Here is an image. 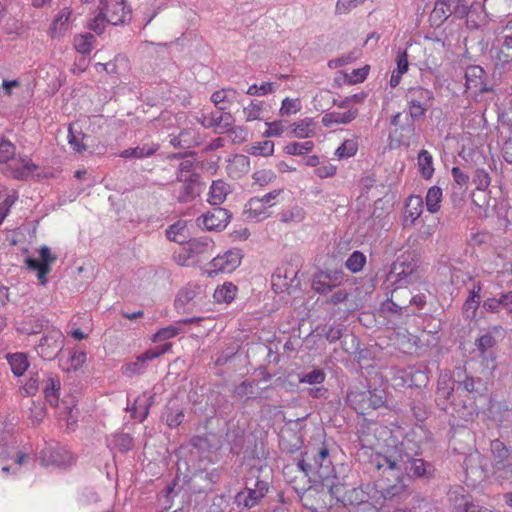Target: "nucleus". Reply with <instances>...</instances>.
Segmentation results:
<instances>
[{
  "label": "nucleus",
  "instance_id": "1",
  "mask_svg": "<svg viewBox=\"0 0 512 512\" xmlns=\"http://www.w3.org/2000/svg\"><path fill=\"white\" fill-rule=\"evenodd\" d=\"M369 464L382 477V494L385 499L401 498L408 494L403 473L408 477H424L429 474L430 465L423 459H411L397 448L385 453L375 451L370 455Z\"/></svg>",
  "mask_w": 512,
  "mask_h": 512
},
{
  "label": "nucleus",
  "instance_id": "2",
  "mask_svg": "<svg viewBox=\"0 0 512 512\" xmlns=\"http://www.w3.org/2000/svg\"><path fill=\"white\" fill-rule=\"evenodd\" d=\"M332 474H322V495L324 494L325 488L327 494L325 497H329L328 503L330 506L336 504H342L346 506H354L355 508L362 506L364 503H369V495L361 487L347 489V485L344 482V478L339 477L335 473V469H332Z\"/></svg>",
  "mask_w": 512,
  "mask_h": 512
},
{
  "label": "nucleus",
  "instance_id": "3",
  "mask_svg": "<svg viewBox=\"0 0 512 512\" xmlns=\"http://www.w3.org/2000/svg\"><path fill=\"white\" fill-rule=\"evenodd\" d=\"M394 273L396 274V280L399 282V286L391 292V297L384 303V308L395 313H400L402 308L406 307L410 296V293L406 289H402L401 285L402 283H411L413 275L412 269L406 272L404 264L398 265L396 263L391 270V274Z\"/></svg>",
  "mask_w": 512,
  "mask_h": 512
},
{
  "label": "nucleus",
  "instance_id": "4",
  "mask_svg": "<svg viewBox=\"0 0 512 512\" xmlns=\"http://www.w3.org/2000/svg\"><path fill=\"white\" fill-rule=\"evenodd\" d=\"M269 491V484L265 480L257 478L254 481L247 480L245 487L234 497L236 506L243 509H252L259 505Z\"/></svg>",
  "mask_w": 512,
  "mask_h": 512
},
{
  "label": "nucleus",
  "instance_id": "5",
  "mask_svg": "<svg viewBox=\"0 0 512 512\" xmlns=\"http://www.w3.org/2000/svg\"><path fill=\"white\" fill-rule=\"evenodd\" d=\"M447 499L454 512H499L494 508L475 504L472 501L471 495L460 485L449 489Z\"/></svg>",
  "mask_w": 512,
  "mask_h": 512
},
{
  "label": "nucleus",
  "instance_id": "6",
  "mask_svg": "<svg viewBox=\"0 0 512 512\" xmlns=\"http://www.w3.org/2000/svg\"><path fill=\"white\" fill-rule=\"evenodd\" d=\"M469 5L466 0H437L431 13V19L441 24L451 15L463 18L468 14Z\"/></svg>",
  "mask_w": 512,
  "mask_h": 512
},
{
  "label": "nucleus",
  "instance_id": "7",
  "mask_svg": "<svg viewBox=\"0 0 512 512\" xmlns=\"http://www.w3.org/2000/svg\"><path fill=\"white\" fill-rule=\"evenodd\" d=\"M409 113L413 119L423 117L432 105L433 93L423 87H414L408 91Z\"/></svg>",
  "mask_w": 512,
  "mask_h": 512
},
{
  "label": "nucleus",
  "instance_id": "8",
  "mask_svg": "<svg viewBox=\"0 0 512 512\" xmlns=\"http://www.w3.org/2000/svg\"><path fill=\"white\" fill-rule=\"evenodd\" d=\"M40 259L28 257L25 260V264L28 269L36 271L37 279L42 286L48 283V274L51 271V264L56 261V256L53 255L47 246H42L39 249Z\"/></svg>",
  "mask_w": 512,
  "mask_h": 512
},
{
  "label": "nucleus",
  "instance_id": "9",
  "mask_svg": "<svg viewBox=\"0 0 512 512\" xmlns=\"http://www.w3.org/2000/svg\"><path fill=\"white\" fill-rule=\"evenodd\" d=\"M64 335L58 329L48 331L36 348L38 355L44 360H53L64 346Z\"/></svg>",
  "mask_w": 512,
  "mask_h": 512
},
{
  "label": "nucleus",
  "instance_id": "10",
  "mask_svg": "<svg viewBox=\"0 0 512 512\" xmlns=\"http://www.w3.org/2000/svg\"><path fill=\"white\" fill-rule=\"evenodd\" d=\"M102 14L112 25H121L131 19V8L125 0H101Z\"/></svg>",
  "mask_w": 512,
  "mask_h": 512
},
{
  "label": "nucleus",
  "instance_id": "11",
  "mask_svg": "<svg viewBox=\"0 0 512 512\" xmlns=\"http://www.w3.org/2000/svg\"><path fill=\"white\" fill-rule=\"evenodd\" d=\"M38 166L33 162H0V172L5 176L18 180L41 177L36 173Z\"/></svg>",
  "mask_w": 512,
  "mask_h": 512
},
{
  "label": "nucleus",
  "instance_id": "12",
  "mask_svg": "<svg viewBox=\"0 0 512 512\" xmlns=\"http://www.w3.org/2000/svg\"><path fill=\"white\" fill-rule=\"evenodd\" d=\"M242 255L239 250H229L217 255L210 262L209 275L218 273H231L241 264Z\"/></svg>",
  "mask_w": 512,
  "mask_h": 512
},
{
  "label": "nucleus",
  "instance_id": "13",
  "mask_svg": "<svg viewBox=\"0 0 512 512\" xmlns=\"http://www.w3.org/2000/svg\"><path fill=\"white\" fill-rule=\"evenodd\" d=\"M456 375L457 388L470 394L474 400L486 393L487 383L482 378L467 375L461 368H457Z\"/></svg>",
  "mask_w": 512,
  "mask_h": 512
},
{
  "label": "nucleus",
  "instance_id": "14",
  "mask_svg": "<svg viewBox=\"0 0 512 512\" xmlns=\"http://www.w3.org/2000/svg\"><path fill=\"white\" fill-rule=\"evenodd\" d=\"M228 210L221 207H214L207 213L197 218V225L206 230H222L230 220Z\"/></svg>",
  "mask_w": 512,
  "mask_h": 512
},
{
  "label": "nucleus",
  "instance_id": "15",
  "mask_svg": "<svg viewBox=\"0 0 512 512\" xmlns=\"http://www.w3.org/2000/svg\"><path fill=\"white\" fill-rule=\"evenodd\" d=\"M349 102L350 100L346 99L338 106L337 110L327 113L322 117V123L325 126H330L332 124H346L354 120L358 114V110L355 108H349Z\"/></svg>",
  "mask_w": 512,
  "mask_h": 512
},
{
  "label": "nucleus",
  "instance_id": "16",
  "mask_svg": "<svg viewBox=\"0 0 512 512\" xmlns=\"http://www.w3.org/2000/svg\"><path fill=\"white\" fill-rule=\"evenodd\" d=\"M215 244L209 238H198L188 241V259H196L197 261L208 259L214 250Z\"/></svg>",
  "mask_w": 512,
  "mask_h": 512
},
{
  "label": "nucleus",
  "instance_id": "17",
  "mask_svg": "<svg viewBox=\"0 0 512 512\" xmlns=\"http://www.w3.org/2000/svg\"><path fill=\"white\" fill-rule=\"evenodd\" d=\"M172 348V343H165L162 346L154 347L146 350L140 356L137 357V361L129 364L126 367V374L132 375L135 373H139L144 369L143 364L146 361H150L160 357L161 355L167 353Z\"/></svg>",
  "mask_w": 512,
  "mask_h": 512
},
{
  "label": "nucleus",
  "instance_id": "18",
  "mask_svg": "<svg viewBox=\"0 0 512 512\" xmlns=\"http://www.w3.org/2000/svg\"><path fill=\"white\" fill-rule=\"evenodd\" d=\"M492 59L496 69L512 70V38L504 37L502 45L492 51Z\"/></svg>",
  "mask_w": 512,
  "mask_h": 512
},
{
  "label": "nucleus",
  "instance_id": "19",
  "mask_svg": "<svg viewBox=\"0 0 512 512\" xmlns=\"http://www.w3.org/2000/svg\"><path fill=\"white\" fill-rule=\"evenodd\" d=\"M390 434L391 432L387 427L374 425L369 427V432L362 433L359 440L363 448L377 450L381 445L380 440L386 441V436Z\"/></svg>",
  "mask_w": 512,
  "mask_h": 512
},
{
  "label": "nucleus",
  "instance_id": "20",
  "mask_svg": "<svg viewBox=\"0 0 512 512\" xmlns=\"http://www.w3.org/2000/svg\"><path fill=\"white\" fill-rule=\"evenodd\" d=\"M244 215L250 221H262L271 215L269 206L259 197L251 198L245 205Z\"/></svg>",
  "mask_w": 512,
  "mask_h": 512
},
{
  "label": "nucleus",
  "instance_id": "21",
  "mask_svg": "<svg viewBox=\"0 0 512 512\" xmlns=\"http://www.w3.org/2000/svg\"><path fill=\"white\" fill-rule=\"evenodd\" d=\"M423 213V199L419 195H410L404 207L403 226H412Z\"/></svg>",
  "mask_w": 512,
  "mask_h": 512
},
{
  "label": "nucleus",
  "instance_id": "22",
  "mask_svg": "<svg viewBox=\"0 0 512 512\" xmlns=\"http://www.w3.org/2000/svg\"><path fill=\"white\" fill-rule=\"evenodd\" d=\"M296 279V272L294 270L287 271L284 268H278L272 275L271 285L272 289L276 293H282L289 291L293 286V282Z\"/></svg>",
  "mask_w": 512,
  "mask_h": 512
},
{
  "label": "nucleus",
  "instance_id": "23",
  "mask_svg": "<svg viewBox=\"0 0 512 512\" xmlns=\"http://www.w3.org/2000/svg\"><path fill=\"white\" fill-rule=\"evenodd\" d=\"M370 72V65H364L361 68L353 69L351 72L339 71L336 73L335 82L338 85L342 84H359L366 80Z\"/></svg>",
  "mask_w": 512,
  "mask_h": 512
},
{
  "label": "nucleus",
  "instance_id": "24",
  "mask_svg": "<svg viewBox=\"0 0 512 512\" xmlns=\"http://www.w3.org/2000/svg\"><path fill=\"white\" fill-rule=\"evenodd\" d=\"M190 227H192V224L189 222L178 220L166 230L167 238L179 244L188 242L191 236Z\"/></svg>",
  "mask_w": 512,
  "mask_h": 512
},
{
  "label": "nucleus",
  "instance_id": "25",
  "mask_svg": "<svg viewBox=\"0 0 512 512\" xmlns=\"http://www.w3.org/2000/svg\"><path fill=\"white\" fill-rule=\"evenodd\" d=\"M481 291V282L474 283L473 288L470 290L469 295L463 304V314L466 318L473 319L476 317L481 299Z\"/></svg>",
  "mask_w": 512,
  "mask_h": 512
},
{
  "label": "nucleus",
  "instance_id": "26",
  "mask_svg": "<svg viewBox=\"0 0 512 512\" xmlns=\"http://www.w3.org/2000/svg\"><path fill=\"white\" fill-rule=\"evenodd\" d=\"M72 16V10L69 7H64L59 11L50 26V35L53 38L63 36L69 30V20Z\"/></svg>",
  "mask_w": 512,
  "mask_h": 512
},
{
  "label": "nucleus",
  "instance_id": "27",
  "mask_svg": "<svg viewBox=\"0 0 512 512\" xmlns=\"http://www.w3.org/2000/svg\"><path fill=\"white\" fill-rule=\"evenodd\" d=\"M87 360L85 351L68 350V356L62 357L59 360L61 369L65 372L77 371L80 369Z\"/></svg>",
  "mask_w": 512,
  "mask_h": 512
},
{
  "label": "nucleus",
  "instance_id": "28",
  "mask_svg": "<svg viewBox=\"0 0 512 512\" xmlns=\"http://www.w3.org/2000/svg\"><path fill=\"white\" fill-rule=\"evenodd\" d=\"M466 86L468 89H475L480 92L486 91L485 87V71L482 67L472 65L467 67L465 71Z\"/></svg>",
  "mask_w": 512,
  "mask_h": 512
},
{
  "label": "nucleus",
  "instance_id": "29",
  "mask_svg": "<svg viewBox=\"0 0 512 512\" xmlns=\"http://www.w3.org/2000/svg\"><path fill=\"white\" fill-rule=\"evenodd\" d=\"M232 120V115L230 113H210V114H202L201 124L205 128H215V129H227Z\"/></svg>",
  "mask_w": 512,
  "mask_h": 512
},
{
  "label": "nucleus",
  "instance_id": "30",
  "mask_svg": "<svg viewBox=\"0 0 512 512\" xmlns=\"http://www.w3.org/2000/svg\"><path fill=\"white\" fill-rule=\"evenodd\" d=\"M67 138L68 144L73 151L77 153H83L87 150L88 146L85 143L87 136L83 133L81 127H79L76 123H71L68 126Z\"/></svg>",
  "mask_w": 512,
  "mask_h": 512
},
{
  "label": "nucleus",
  "instance_id": "31",
  "mask_svg": "<svg viewBox=\"0 0 512 512\" xmlns=\"http://www.w3.org/2000/svg\"><path fill=\"white\" fill-rule=\"evenodd\" d=\"M322 295H325L326 290L331 291L332 288L341 286L346 281V275L342 269L322 271Z\"/></svg>",
  "mask_w": 512,
  "mask_h": 512
},
{
  "label": "nucleus",
  "instance_id": "32",
  "mask_svg": "<svg viewBox=\"0 0 512 512\" xmlns=\"http://www.w3.org/2000/svg\"><path fill=\"white\" fill-rule=\"evenodd\" d=\"M368 396L369 392L367 391L353 389L348 392L347 400L354 410L358 411L361 414H365L368 410H370Z\"/></svg>",
  "mask_w": 512,
  "mask_h": 512
},
{
  "label": "nucleus",
  "instance_id": "33",
  "mask_svg": "<svg viewBox=\"0 0 512 512\" xmlns=\"http://www.w3.org/2000/svg\"><path fill=\"white\" fill-rule=\"evenodd\" d=\"M491 451L496 460V468L498 470L512 466V463L508 461L509 450L503 442L498 439L491 441Z\"/></svg>",
  "mask_w": 512,
  "mask_h": 512
},
{
  "label": "nucleus",
  "instance_id": "34",
  "mask_svg": "<svg viewBox=\"0 0 512 512\" xmlns=\"http://www.w3.org/2000/svg\"><path fill=\"white\" fill-rule=\"evenodd\" d=\"M449 381L450 379H446V375L441 376L437 385L436 402L444 410H446V404L450 401L454 391V387L448 384Z\"/></svg>",
  "mask_w": 512,
  "mask_h": 512
},
{
  "label": "nucleus",
  "instance_id": "35",
  "mask_svg": "<svg viewBox=\"0 0 512 512\" xmlns=\"http://www.w3.org/2000/svg\"><path fill=\"white\" fill-rule=\"evenodd\" d=\"M238 292V288L231 282H225L214 291L213 298L217 303H231Z\"/></svg>",
  "mask_w": 512,
  "mask_h": 512
},
{
  "label": "nucleus",
  "instance_id": "36",
  "mask_svg": "<svg viewBox=\"0 0 512 512\" xmlns=\"http://www.w3.org/2000/svg\"><path fill=\"white\" fill-rule=\"evenodd\" d=\"M229 193V185L222 180L213 181L208 201L212 205H219L224 202Z\"/></svg>",
  "mask_w": 512,
  "mask_h": 512
},
{
  "label": "nucleus",
  "instance_id": "37",
  "mask_svg": "<svg viewBox=\"0 0 512 512\" xmlns=\"http://www.w3.org/2000/svg\"><path fill=\"white\" fill-rule=\"evenodd\" d=\"M303 506L311 511H317L320 503V489L317 485H311L300 496Z\"/></svg>",
  "mask_w": 512,
  "mask_h": 512
},
{
  "label": "nucleus",
  "instance_id": "38",
  "mask_svg": "<svg viewBox=\"0 0 512 512\" xmlns=\"http://www.w3.org/2000/svg\"><path fill=\"white\" fill-rule=\"evenodd\" d=\"M315 131V124L310 119H304L289 125L288 135L291 137L306 138Z\"/></svg>",
  "mask_w": 512,
  "mask_h": 512
},
{
  "label": "nucleus",
  "instance_id": "39",
  "mask_svg": "<svg viewBox=\"0 0 512 512\" xmlns=\"http://www.w3.org/2000/svg\"><path fill=\"white\" fill-rule=\"evenodd\" d=\"M235 93L233 89H221L212 94L211 101L219 110L225 111L230 107Z\"/></svg>",
  "mask_w": 512,
  "mask_h": 512
},
{
  "label": "nucleus",
  "instance_id": "40",
  "mask_svg": "<svg viewBox=\"0 0 512 512\" xmlns=\"http://www.w3.org/2000/svg\"><path fill=\"white\" fill-rule=\"evenodd\" d=\"M158 150L157 144H143L142 146H137L135 148H129L124 150L120 156L123 158H144L152 156Z\"/></svg>",
  "mask_w": 512,
  "mask_h": 512
},
{
  "label": "nucleus",
  "instance_id": "41",
  "mask_svg": "<svg viewBox=\"0 0 512 512\" xmlns=\"http://www.w3.org/2000/svg\"><path fill=\"white\" fill-rule=\"evenodd\" d=\"M59 390H60V381L58 378L49 377L46 381V385L44 388V395L49 402V404L53 407L58 405L59 402Z\"/></svg>",
  "mask_w": 512,
  "mask_h": 512
},
{
  "label": "nucleus",
  "instance_id": "42",
  "mask_svg": "<svg viewBox=\"0 0 512 512\" xmlns=\"http://www.w3.org/2000/svg\"><path fill=\"white\" fill-rule=\"evenodd\" d=\"M8 362L15 376H22L27 370L29 363L25 354L14 353L8 357Z\"/></svg>",
  "mask_w": 512,
  "mask_h": 512
},
{
  "label": "nucleus",
  "instance_id": "43",
  "mask_svg": "<svg viewBox=\"0 0 512 512\" xmlns=\"http://www.w3.org/2000/svg\"><path fill=\"white\" fill-rule=\"evenodd\" d=\"M264 112V104L261 101H251L243 108V115L246 122L261 120Z\"/></svg>",
  "mask_w": 512,
  "mask_h": 512
},
{
  "label": "nucleus",
  "instance_id": "44",
  "mask_svg": "<svg viewBox=\"0 0 512 512\" xmlns=\"http://www.w3.org/2000/svg\"><path fill=\"white\" fill-rule=\"evenodd\" d=\"M94 36L90 33L77 35L74 37L73 44L77 52L81 54H89L93 49Z\"/></svg>",
  "mask_w": 512,
  "mask_h": 512
},
{
  "label": "nucleus",
  "instance_id": "45",
  "mask_svg": "<svg viewBox=\"0 0 512 512\" xmlns=\"http://www.w3.org/2000/svg\"><path fill=\"white\" fill-rule=\"evenodd\" d=\"M442 201V190L439 187L433 186L429 188L426 195V206L430 213H436L440 209Z\"/></svg>",
  "mask_w": 512,
  "mask_h": 512
},
{
  "label": "nucleus",
  "instance_id": "46",
  "mask_svg": "<svg viewBox=\"0 0 512 512\" xmlns=\"http://www.w3.org/2000/svg\"><path fill=\"white\" fill-rule=\"evenodd\" d=\"M119 62H127V61L124 58L116 56V57H114L113 60L108 61L106 63H96L94 68H95L97 73H106V74H109V75H118V74H120Z\"/></svg>",
  "mask_w": 512,
  "mask_h": 512
},
{
  "label": "nucleus",
  "instance_id": "47",
  "mask_svg": "<svg viewBox=\"0 0 512 512\" xmlns=\"http://www.w3.org/2000/svg\"><path fill=\"white\" fill-rule=\"evenodd\" d=\"M194 162H181L177 176L179 182H197L198 174L195 173Z\"/></svg>",
  "mask_w": 512,
  "mask_h": 512
},
{
  "label": "nucleus",
  "instance_id": "48",
  "mask_svg": "<svg viewBox=\"0 0 512 512\" xmlns=\"http://www.w3.org/2000/svg\"><path fill=\"white\" fill-rule=\"evenodd\" d=\"M247 151L255 157H268L274 151V143L270 140L251 145Z\"/></svg>",
  "mask_w": 512,
  "mask_h": 512
},
{
  "label": "nucleus",
  "instance_id": "49",
  "mask_svg": "<svg viewBox=\"0 0 512 512\" xmlns=\"http://www.w3.org/2000/svg\"><path fill=\"white\" fill-rule=\"evenodd\" d=\"M366 264V256L360 251H354L346 260L345 266L352 273L360 272Z\"/></svg>",
  "mask_w": 512,
  "mask_h": 512
},
{
  "label": "nucleus",
  "instance_id": "50",
  "mask_svg": "<svg viewBox=\"0 0 512 512\" xmlns=\"http://www.w3.org/2000/svg\"><path fill=\"white\" fill-rule=\"evenodd\" d=\"M250 162H228L227 173L233 179H239L250 169Z\"/></svg>",
  "mask_w": 512,
  "mask_h": 512
},
{
  "label": "nucleus",
  "instance_id": "51",
  "mask_svg": "<svg viewBox=\"0 0 512 512\" xmlns=\"http://www.w3.org/2000/svg\"><path fill=\"white\" fill-rule=\"evenodd\" d=\"M358 150L357 139L345 140L340 147L337 148L336 153L340 158L353 157Z\"/></svg>",
  "mask_w": 512,
  "mask_h": 512
},
{
  "label": "nucleus",
  "instance_id": "52",
  "mask_svg": "<svg viewBox=\"0 0 512 512\" xmlns=\"http://www.w3.org/2000/svg\"><path fill=\"white\" fill-rule=\"evenodd\" d=\"M180 333V329L173 326V325H169L167 327H164V328H161L159 329L152 337L151 341L156 343V342H161V341H165V340H168V339H171V338H174L175 336H177L178 334Z\"/></svg>",
  "mask_w": 512,
  "mask_h": 512
},
{
  "label": "nucleus",
  "instance_id": "53",
  "mask_svg": "<svg viewBox=\"0 0 512 512\" xmlns=\"http://www.w3.org/2000/svg\"><path fill=\"white\" fill-rule=\"evenodd\" d=\"M313 143L311 141L305 142H294L290 143L285 147V150L290 155H303L310 152L313 149Z\"/></svg>",
  "mask_w": 512,
  "mask_h": 512
},
{
  "label": "nucleus",
  "instance_id": "54",
  "mask_svg": "<svg viewBox=\"0 0 512 512\" xmlns=\"http://www.w3.org/2000/svg\"><path fill=\"white\" fill-rule=\"evenodd\" d=\"M301 110V103L298 99L285 98L280 108L281 116L296 114Z\"/></svg>",
  "mask_w": 512,
  "mask_h": 512
},
{
  "label": "nucleus",
  "instance_id": "55",
  "mask_svg": "<svg viewBox=\"0 0 512 512\" xmlns=\"http://www.w3.org/2000/svg\"><path fill=\"white\" fill-rule=\"evenodd\" d=\"M266 125L268 128L263 133L265 137H279L289 128L286 127V122L281 120L266 122Z\"/></svg>",
  "mask_w": 512,
  "mask_h": 512
},
{
  "label": "nucleus",
  "instance_id": "56",
  "mask_svg": "<svg viewBox=\"0 0 512 512\" xmlns=\"http://www.w3.org/2000/svg\"><path fill=\"white\" fill-rule=\"evenodd\" d=\"M275 178V173L267 169L258 170L253 174L254 184H257L260 187H264L270 184L271 182L274 181Z\"/></svg>",
  "mask_w": 512,
  "mask_h": 512
},
{
  "label": "nucleus",
  "instance_id": "57",
  "mask_svg": "<svg viewBox=\"0 0 512 512\" xmlns=\"http://www.w3.org/2000/svg\"><path fill=\"white\" fill-rule=\"evenodd\" d=\"M366 0H338L335 11L339 15L348 14L356 7L362 5Z\"/></svg>",
  "mask_w": 512,
  "mask_h": 512
},
{
  "label": "nucleus",
  "instance_id": "58",
  "mask_svg": "<svg viewBox=\"0 0 512 512\" xmlns=\"http://www.w3.org/2000/svg\"><path fill=\"white\" fill-rule=\"evenodd\" d=\"M367 392H369L368 401L370 409H378L385 405L386 399L384 390L374 389L367 390Z\"/></svg>",
  "mask_w": 512,
  "mask_h": 512
},
{
  "label": "nucleus",
  "instance_id": "59",
  "mask_svg": "<svg viewBox=\"0 0 512 512\" xmlns=\"http://www.w3.org/2000/svg\"><path fill=\"white\" fill-rule=\"evenodd\" d=\"M272 92H274V84L271 82H264L260 85L253 84L246 91L251 96H264Z\"/></svg>",
  "mask_w": 512,
  "mask_h": 512
},
{
  "label": "nucleus",
  "instance_id": "60",
  "mask_svg": "<svg viewBox=\"0 0 512 512\" xmlns=\"http://www.w3.org/2000/svg\"><path fill=\"white\" fill-rule=\"evenodd\" d=\"M482 308L486 313L499 314L503 310L501 296L499 298L489 297L482 303Z\"/></svg>",
  "mask_w": 512,
  "mask_h": 512
},
{
  "label": "nucleus",
  "instance_id": "61",
  "mask_svg": "<svg viewBox=\"0 0 512 512\" xmlns=\"http://www.w3.org/2000/svg\"><path fill=\"white\" fill-rule=\"evenodd\" d=\"M15 156V146L9 140L2 138L0 140V160H13Z\"/></svg>",
  "mask_w": 512,
  "mask_h": 512
},
{
  "label": "nucleus",
  "instance_id": "62",
  "mask_svg": "<svg viewBox=\"0 0 512 512\" xmlns=\"http://www.w3.org/2000/svg\"><path fill=\"white\" fill-rule=\"evenodd\" d=\"M473 182L476 184L477 189L485 190L489 187L491 179L487 171L484 169H477L473 177Z\"/></svg>",
  "mask_w": 512,
  "mask_h": 512
},
{
  "label": "nucleus",
  "instance_id": "63",
  "mask_svg": "<svg viewBox=\"0 0 512 512\" xmlns=\"http://www.w3.org/2000/svg\"><path fill=\"white\" fill-rule=\"evenodd\" d=\"M184 192L178 196L180 202H187L195 197L197 194V182H182Z\"/></svg>",
  "mask_w": 512,
  "mask_h": 512
},
{
  "label": "nucleus",
  "instance_id": "64",
  "mask_svg": "<svg viewBox=\"0 0 512 512\" xmlns=\"http://www.w3.org/2000/svg\"><path fill=\"white\" fill-rule=\"evenodd\" d=\"M228 136L234 143H243L248 138V131L244 127L237 126L228 130Z\"/></svg>",
  "mask_w": 512,
  "mask_h": 512
}]
</instances>
